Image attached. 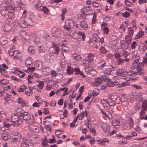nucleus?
Listing matches in <instances>:
<instances>
[{
    "label": "nucleus",
    "mask_w": 147,
    "mask_h": 147,
    "mask_svg": "<svg viewBox=\"0 0 147 147\" xmlns=\"http://www.w3.org/2000/svg\"><path fill=\"white\" fill-rule=\"evenodd\" d=\"M3 4L8 12H13L15 10L14 2L11 0H4Z\"/></svg>",
    "instance_id": "f257e3e1"
},
{
    "label": "nucleus",
    "mask_w": 147,
    "mask_h": 147,
    "mask_svg": "<svg viewBox=\"0 0 147 147\" xmlns=\"http://www.w3.org/2000/svg\"><path fill=\"white\" fill-rule=\"evenodd\" d=\"M74 72V74L80 75L83 77L85 76L83 72L80 71L79 68L75 67L74 69H73L70 67L68 68L67 72L68 74L71 75L73 74Z\"/></svg>",
    "instance_id": "f03ea898"
},
{
    "label": "nucleus",
    "mask_w": 147,
    "mask_h": 147,
    "mask_svg": "<svg viewBox=\"0 0 147 147\" xmlns=\"http://www.w3.org/2000/svg\"><path fill=\"white\" fill-rule=\"evenodd\" d=\"M13 25L15 27L19 26L22 28H26L28 26L26 20L23 18H21L19 21L15 20L13 22Z\"/></svg>",
    "instance_id": "7ed1b4c3"
},
{
    "label": "nucleus",
    "mask_w": 147,
    "mask_h": 147,
    "mask_svg": "<svg viewBox=\"0 0 147 147\" xmlns=\"http://www.w3.org/2000/svg\"><path fill=\"white\" fill-rule=\"evenodd\" d=\"M18 116L15 114H13L11 116V119L12 123L19 125L23 123V121L22 119L19 118Z\"/></svg>",
    "instance_id": "20e7f679"
},
{
    "label": "nucleus",
    "mask_w": 147,
    "mask_h": 147,
    "mask_svg": "<svg viewBox=\"0 0 147 147\" xmlns=\"http://www.w3.org/2000/svg\"><path fill=\"white\" fill-rule=\"evenodd\" d=\"M109 101L114 103V105L115 104H118L120 102V98L116 93H113L111 94Z\"/></svg>",
    "instance_id": "39448f33"
},
{
    "label": "nucleus",
    "mask_w": 147,
    "mask_h": 147,
    "mask_svg": "<svg viewBox=\"0 0 147 147\" xmlns=\"http://www.w3.org/2000/svg\"><path fill=\"white\" fill-rule=\"evenodd\" d=\"M74 25L75 23L73 21L68 20L66 21L64 27L65 29L68 31L73 28Z\"/></svg>",
    "instance_id": "423d86ee"
},
{
    "label": "nucleus",
    "mask_w": 147,
    "mask_h": 147,
    "mask_svg": "<svg viewBox=\"0 0 147 147\" xmlns=\"http://www.w3.org/2000/svg\"><path fill=\"white\" fill-rule=\"evenodd\" d=\"M93 39L95 42L96 43L98 42L100 45H101L104 42L103 38H100L96 34H93Z\"/></svg>",
    "instance_id": "0eeeda50"
},
{
    "label": "nucleus",
    "mask_w": 147,
    "mask_h": 147,
    "mask_svg": "<svg viewBox=\"0 0 147 147\" xmlns=\"http://www.w3.org/2000/svg\"><path fill=\"white\" fill-rule=\"evenodd\" d=\"M22 137V135L18 133H15L13 136L12 139L13 142L16 143L20 141Z\"/></svg>",
    "instance_id": "6e6552de"
},
{
    "label": "nucleus",
    "mask_w": 147,
    "mask_h": 147,
    "mask_svg": "<svg viewBox=\"0 0 147 147\" xmlns=\"http://www.w3.org/2000/svg\"><path fill=\"white\" fill-rule=\"evenodd\" d=\"M51 33L53 36L55 37H59L61 35L60 30L56 28L52 29Z\"/></svg>",
    "instance_id": "1a4fd4ad"
},
{
    "label": "nucleus",
    "mask_w": 147,
    "mask_h": 147,
    "mask_svg": "<svg viewBox=\"0 0 147 147\" xmlns=\"http://www.w3.org/2000/svg\"><path fill=\"white\" fill-rule=\"evenodd\" d=\"M116 74L119 76L125 77L126 76L127 71L124 69H119L116 72Z\"/></svg>",
    "instance_id": "9d476101"
},
{
    "label": "nucleus",
    "mask_w": 147,
    "mask_h": 147,
    "mask_svg": "<svg viewBox=\"0 0 147 147\" xmlns=\"http://www.w3.org/2000/svg\"><path fill=\"white\" fill-rule=\"evenodd\" d=\"M55 47L51 48L49 49V52L52 55L58 54L59 51V49L57 48V45L56 46H55Z\"/></svg>",
    "instance_id": "9b49d317"
},
{
    "label": "nucleus",
    "mask_w": 147,
    "mask_h": 147,
    "mask_svg": "<svg viewBox=\"0 0 147 147\" xmlns=\"http://www.w3.org/2000/svg\"><path fill=\"white\" fill-rule=\"evenodd\" d=\"M104 103L103 104V106L105 108L108 109L110 108V106H113L114 105V103L112 102L111 101H109L108 99L107 101H104Z\"/></svg>",
    "instance_id": "f8f14e48"
},
{
    "label": "nucleus",
    "mask_w": 147,
    "mask_h": 147,
    "mask_svg": "<svg viewBox=\"0 0 147 147\" xmlns=\"http://www.w3.org/2000/svg\"><path fill=\"white\" fill-rule=\"evenodd\" d=\"M118 84L117 83H105L101 86V90H104L105 89L108 87H113L114 86H117Z\"/></svg>",
    "instance_id": "ddd939ff"
},
{
    "label": "nucleus",
    "mask_w": 147,
    "mask_h": 147,
    "mask_svg": "<svg viewBox=\"0 0 147 147\" xmlns=\"http://www.w3.org/2000/svg\"><path fill=\"white\" fill-rule=\"evenodd\" d=\"M144 66L143 63H142L139 62L138 63V74L140 75H144V72L143 70Z\"/></svg>",
    "instance_id": "4468645a"
},
{
    "label": "nucleus",
    "mask_w": 147,
    "mask_h": 147,
    "mask_svg": "<svg viewBox=\"0 0 147 147\" xmlns=\"http://www.w3.org/2000/svg\"><path fill=\"white\" fill-rule=\"evenodd\" d=\"M22 117L23 119L26 121L30 120L31 119V116L27 112H25L23 114Z\"/></svg>",
    "instance_id": "2eb2a0df"
},
{
    "label": "nucleus",
    "mask_w": 147,
    "mask_h": 147,
    "mask_svg": "<svg viewBox=\"0 0 147 147\" xmlns=\"http://www.w3.org/2000/svg\"><path fill=\"white\" fill-rule=\"evenodd\" d=\"M7 16V17L8 21H9L10 24H11V21L10 20H13L15 17V15L13 12H9Z\"/></svg>",
    "instance_id": "dca6fc26"
},
{
    "label": "nucleus",
    "mask_w": 147,
    "mask_h": 147,
    "mask_svg": "<svg viewBox=\"0 0 147 147\" xmlns=\"http://www.w3.org/2000/svg\"><path fill=\"white\" fill-rule=\"evenodd\" d=\"M61 54L63 55L64 58H65V55H66L67 53L69 52V49L67 47H63L61 49Z\"/></svg>",
    "instance_id": "f3484780"
},
{
    "label": "nucleus",
    "mask_w": 147,
    "mask_h": 147,
    "mask_svg": "<svg viewBox=\"0 0 147 147\" xmlns=\"http://www.w3.org/2000/svg\"><path fill=\"white\" fill-rule=\"evenodd\" d=\"M91 10L90 7V6L84 7L82 9V11L84 13L87 15H90V11Z\"/></svg>",
    "instance_id": "a211bd4d"
},
{
    "label": "nucleus",
    "mask_w": 147,
    "mask_h": 147,
    "mask_svg": "<svg viewBox=\"0 0 147 147\" xmlns=\"http://www.w3.org/2000/svg\"><path fill=\"white\" fill-rule=\"evenodd\" d=\"M14 73L18 75L20 78H23L25 75V74L19 69H15Z\"/></svg>",
    "instance_id": "6ab92c4d"
},
{
    "label": "nucleus",
    "mask_w": 147,
    "mask_h": 147,
    "mask_svg": "<svg viewBox=\"0 0 147 147\" xmlns=\"http://www.w3.org/2000/svg\"><path fill=\"white\" fill-rule=\"evenodd\" d=\"M74 59L76 61H81L82 60V58L80 55L78 53H74L73 55Z\"/></svg>",
    "instance_id": "aec40b11"
},
{
    "label": "nucleus",
    "mask_w": 147,
    "mask_h": 147,
    "mask_svg": "<svg viewBox=\"0 0 147 147\" xmlns=\"http://www.w3.org/2000/svg\"><path fill=\"white\" fill-rule=\"evenodd\" d=\"M6 95H5L3 98V100L5 102L4 103V104L6 105V103H7V101H12L13 100L12 97L11 96L7 93L6 94Z\"/></svg>",
    "instance_id": "412c9836"
},
{
    "label": "nucleus",
    "mask_w": 147,
    "mask_h": 147,
    "mask_svg": "<svg viewBox=\"0 0 147 147\" xmlns=\"http://www.w3.org/2000/svg\"><path fill=\"white\" fill-rule=\"evenodd\" d=\"M107 24L106 23L103 22L101 25V29L103 30L104 33L107 34L109 32V30L107 27Z\"/></svg>",
    "instance_id": "4be33fe9"
},
{
    "label": "nucleus",
    "mask_w": 147,
    "mask_h": 147,
    "mask_svg": "<svg viewBox=\"0 0 147 147\" xmlns=\"http://www.w3.org/2000/svg\"><path fill=\"white\" fill-rule=\"evenodd\" d=\"M24 112V111L20 108H17L16 110V113L20 117H22Z\"/></svg>",
    "instance_id": "5701e85b"
},
{
    "label": "nucleus",
    "mask_w": 147,
    "mask_h": 147,
    "mask_svg": "<svg viewBox=\"0 0 147 147\" xmlns=\"http://www.w3.org/2000/svg\"><path fill=\"white\" fill-rule=\"evenodd\" d=\"M131 36H129V35H126L125 36V41L127 42V45L125 48V49H127L129 47V45L130 44L131 42Z\"/></svg>",
    "instance_id": "b1692460"
},
{
    "label": "nucleus",
    "mask_w": 147,
    "mask_h": 147,
    "mask_svg": "<svg viewBox=\"0 0 147 147\" xmlns=\"http://www.w3.org/2000/svg\"><path fill=\"white\" fill-rule=\"evenodd\" d=\"M112 125L116 128H118L116 127H119L120 125V123L119 120H113L112 121Z\"/></svg>",
    "instance_id": "393cba45"
},
{
    "label": "nucleus",
    "mask_w": 147,
    "mask_h": 147,
    "mask_svg": "<svg viewBox=\"0 0 147 147\" xmlns=\"http://www.w3.org/2000/svg\"><path fill=\"white\" fill-rule=\"evenodd\" d=\"M112 71V69L109 67H106L104 68L102 70V72L108 75H110Z\"/></svg>",
    "instance_id": "a878e982"
},
{
    "label": "nucleus",
    "mask_w": 147,
    "mask_h": 147,
    "mask_svg": "<svg viewBox=\"0 0 147 147\" xmlns=\"http://www.w3.org/2000/svg\"><path fill=\"white\" fill-rule=\"evenodd\" d=\"M34 43L37 46H39L42 45V42L39 37H36L34 40Z\"/></svg>",
    "instance_id": "bb28decb"
},
{
    "label": "nucleus",
    "mask_w": 147,
    "mask_h": 147,
    "mask_svg": "<svg viewBox=\"0 0 147 147\" xmlns=\"http://www.w3.org/2000/svg\"><path fill=\"white\" fill-rule=\"evenodd\" d=\"M101 77L105 82H110V83H116L115 81L111 82V80L106 75H102L101 76Z\"/></svg>",
    "instance_id": "cd10ccee"
},
{
    "label": "nucleus",
    "mask_w": 147,
    "mask_h": 147,
    "mask_svg": "<svg viewBox=\"0 0 147 147\" xmlns=\"http://www.w3.org/2000/svg\"><path fill=\"white\" fill-rule=\"evenodd\" d=\"M22 37L24 40H27L29 39V36L27 35V33L25 31H22L20 33Z\"/></svg>",
    "instance_id": "c85d7f7f"
},
{
    "label": "nucleus",
    "mask_w": 147,
    "mask_h": 147,
    "mask_svg": "<svg viewBox=\"0 0 147 147\" xmlns=\"http://www.w3.org/2000/svg\"><path fill=\"white\" fill-rule=\"evenodd\" d=\"M87 58L88 60L91 62L94 61V58L95 57V55L94 54L89 53L87 55Z\"/></svg>",
    "instance_id": "c756f323"
},
{
    "label": "nucleus",
    "mask_w": 147,
    "mask_h": 147,
    "mask_svg": "<svg viewBox=\"0 0 147 147\" xmlns=\"http://www.w3.org/2000/svg\"><path fill=\"white\" fill-rule=\"evenodd\" d=\"M28 52L30 54H34L36 52L35 48L32 46H30L27 49Z\"/></svg>",
    "instance_id": "7c9ffc66"
},
{
    "label": "nucleus",
    "mask_w": 147,
    "mask_h": 147,
    "mask_svg": "<svg viewBox=\"0 0 147 147\" xmlns=\"http://www.w3.org/2000/svg\"><path fill=\"white\" fill-rule=\"evenodd\" d=\"M42 64L40 61H36V62L35 68L37 70L41 69L42 67Z\"/></svg>",
    "instance_id": "2f4dec72"
},
{
    "label": "nucleus",
    "mask_w": 147,
    "mask_h": 147,
    "mask_svg": "<svg viewBox=\"0 0 147 147\" xmlns=\"http://www.w3.org/2000/svg\"><path fill=\"white\" fill-rule=\"evenodd\" d=\"M33 62L32 59L30 57H28L26 59L25 63L27 67L30 66V65L32 64Z\"/></svg>",
    "instance_id": "473e14b6"
},
{
    "label": "nucleus",
    "mask_w": 147,
    "mask_h": 147,
    "mask_svg": "<svg viewBox=\"0 0 147 147\" xmlns=\"http://www.w3.org/2000/svg\"><path fill=\"white\" fill-rule=\"evenodd\" d=\"M82 63L83 65L86 67H88L91 65V63L86 59L83 60Z\"/></svg>",
    "instance_id": "72a5a7b5"
},
{
    "label": "nucleus",
    "mask_w": 147,
    "mask_h": 147,
    "mask_svg": "<svg viewBox=\"0 0 147 147\" xmlns=\"http://www.w3.org/2000/svg\"><path fill=\"white\" fill-rule=\"evenodd\" d=\"M16 51H18L15 49L14 48H11L8 51V53L9 56L13 57L15 54V53Z\"/></svg>",
    "instance_id": "f704fd0d"
},
{
    "label": "nucleus",
    "mask_w": 147,
    "mask_h": 147,
    "mask_svg": "<svg viewBox=\"0 0 147 147\" xmlns=\"http://www.w3.org/2000/svg\"><path fill=\"white\" fill-rule=\"evenodd\" d=\"M138 59L134 61L132 64V68L134 69L137 70L138 69Z\"/></svg>",
    "instance_id": "c9c22d12"
},
{
    "label": "nucleus",
    "mask_w": 147,
    "mask_h": 147,
    "mask_svg": "<svg viewBox=\"0 0 147 147\" xmlns=\"http://www.w3.org/2000/svg\"><path fill=\"white\" fill-rule=\"evenodd\" d=\"M101 127L104 131L109 132L110 131V127L107 124L102 125Z\"/></svg>",
    "instance_id": "e433bc0d"
},
{
    "label": "nucleus",
    "mask_w": 147,
    "mask_h": 147,
    "mask_svg": "<svg viewBox=\"0 0 147 147\" xmlns=\"http://www.w3.org/2000/svg\"><path fill=\"white\" fill-rule=\"evenodd\" d=\"M13 58L16 59H19L22 56V54L18 51L16 52Z\"/></svg>",
    "instance_id": "4c0bfd02"
},
{
    "label": "nucleus",
    "mask_w": 147,
    "mask_h": 147,
    "mask_svg": "<svg viewBox=\"0 0 147 147\" xmlns=\"http://www.w3.org/2000/svg\"><path fill=\"white\" fill-rule=\"evenodd\" d=\"M80 25L81 27L84 30H87L88 28V25L86 22L84 21H82L80 22Z\"/></svg>",
    "instance_id": "58836bf2"
},
{
    "label": "nucleus",
    "mask_w": 147,
    "mask_h": 147,
    "mask_svg": "<svg viewBox=\"0 0 147 147\" xmlns=\"http://www.w3.org/2000/svg\"><path fill=\"white\" fill-rule=\"evenodd\" d=\"M109 140L107 138H105L102 140H100L97 141L99 142V144L100 145L104 146L105 144V143L109 142Z\"/></svg>",
    "instance_id": "ea45409f"
},
{
    "label": "nucleus",
    "mask_w": 147,
    "mask_h": 147,
    "mask_svg": "<svg viewBox=\"0 0 147 147\" xmlns=\"http://www.w3.org/2000/svg\"><path fill=\"white\" fill-rule=\"evenodd\" d=\"M146 49V47L144 44H141L139 46L138 50L142 51V52H144Z\"/></svg>",
    "instance_id": "a19ab883"
},
{
    "label": "nucleus",
    "mask_w": 147,
    "mask_h": 147,
    "mask_svg": "<svg viewBox=\"0 0 147 147\" xmlns=\"http://www.w3.org/2000/svg\"><path fill=\"white\" fill-rule=\"evenodd\" d=\"M25 2V0H20L18 1V6L21 9L25 8V5L24 3Z\"/></svg>",
    "instance_id": "79ce46f5"
},
{
    "label": "nucleus",
    "mask_w": 147,
    "mask_h": 147,
    "mask_svg": "<svg viewBox=\"0 0 147 147\" xmlns=\"http://www.w3.org/2000/svg\"><path fill=\"white\" fill-rule=\"evenodd\" d=\"M116 60L118 64L119 65L122 63L124 61H125V62L128 61L129 59L127 58L124 59H122L119 58Z\"/></svg>",
    "instance_id": "37998d69"
},
{
    "label": "nucleus",
    "mask_w": 147,
    "mask_h": 147,
    "mask_svg": "<svg viewBox=\"0 0 147 147\" xmlns=\"http://www.w3.org/2000/svg\"><path fill=\"white\" fill-rule=\"evenodd\" d=\"M43 6H42V4L40 3L36 4L35 6L36 9L39 11H42V9L43 8Z\"/></svg>",
    "instance_id": "c03bdc74"
},
{
    "label": "nucleus",
    "mask_w": 147,
    "mask_h": 147,
    "mask_svg": "<svg viewBox=\"0 0 147 147\" xmlns=\"http://www.w3.org/2000/svg\"><path fill=\"white\" fill-rule=\"evenodd\" d=\"M25 20L26 22H27V26L28 25L32 26L33 24V21L30 18H28Z\"/></svg>",
    "instance_id": "a18cd8bd"
},
{
    "label": "nucleus",
    "mask_w": 147,
    "mask_h": 147,
    "mask_svg": "<svg viewBox=\"0 0 147 147\" xmlns=\"http://www.w3.org/2000/svg\"><path fill=\"white\" fill-rule=\"evenodd\" d=\"M142 107L143 110H147V100H144L142 102Z\"/></svg>",
    "instance_id": "49530a36"
},
{
    "label": "nucleus",
    "mask_w": 147,
    "mask_h": 147,
    "mask_svg": "<svg viewBox=\"0 0 147 147\" xmlns=\"http://www.w3.org/2000/svg\"><path fill=\"white\" fill-rule=\"evenodd\" d=\"M11 29V26L8 24H6L3 28L4 30L5 31L7 32H8L10 31Z\"/></svg>",
    "instance_id": "de8ad7c7"
},
{
    "label": "nucleus",
    "mask_w": 147,
    "mask_h": 147,
    "mask_svg": "<svg viewBox=\"0 0 147 147\" xmlns=\"http://www.w3.org/2000/svg\"><path fill=\"white\" fill-rule=\"evenodd\" d=\"M62 59L60 61V65L62 67H64L66 65V62L64 59L65 58H64V57H62Z\"/></svg>",
    "instance_id": "09e8293b"
},
{
    "label": "nucleus",
    "mask_w": 147,
    "mask_h": 147,
    "mask_svg": "<svg viewBox=\"0 0 147 147\" xmlns=\"http://www.w3.org/2000/svg\"><path fill=\"white\" fill-rule=\"evenodd\" d=\"M38 48V51L40 53H45L46 51V50L45 47L41 45L39 46H37Z\"/></svg>",
    "instance_id": "8fccbe9b"
},
{
    "label": "nucleus",
    "mask_w": 147,
    "mask_h": 147,
    "mask_svg": "<svg viewBox=\"0 0 147 147\" xmlns=\"http://www.w3.org/2000/svg\"><path fill=\"white\" fill-rule=\"evenodd\" d=\"M2 139L5 141H8L9 139L8 135L5 134H3L1 136Z\"/></svg>",
    "instance_id": "3c124183"
},
{
    "label": "nucleus",
    "mask_w": 147,
    "mask_h": 147,
    "mask_svg": "<svg viewBox=\"0 0 147 147\" xmlns=\"http://www.w3.org/2000/svg\"><path fill=\"white\" fill-rule=\"evenodd\" d=\"M45 59L48 62H50V60L51 59V56L48 54H45L44 55Z\"/></svg>",
    "instance_id": "603ef678"
},
{
    "label": "nucleus",
    "mask_w": 147,
    "mask_h": 147,
    "mask_svg": "<svg viewBox=\"0 0 147 147\" xmlns=\"http://www.w3.org/2000/svg\"><path fill=\"white\" fill-rule=\"evenodd\" d=\"M21 147H30L29 145L26 141H23Z\"/></svg>",
    "instance_id": "864d4df0"
},
{
    "label": "nucleus",
    "mask_w": 147,
    "mask_h": 147,
    "mask_svg": "<svg viewBox=\"0 0 147 147\" xmlns=\"http://www.w3.org/2000/svg\"><path fill=\"white\" fill-rule=\"evenodd\" d=\"M134 33V30L131 28H128L127 33L129 34V36H132Z\"/></svg>",
    "instance_id": "5fc2aeb1"
},
{
    "label": "nucleus",
    "mask_w": 147,
    "mask_h": 147,
    "mask_svg": "<svg viewBox=\"0 0 147 147\" xmlns=\"http://www.w3.org/2000/svg\"><path fill=\"white\" fill-rule=\"evenodd\" d=\"M3 85H5L3 86L2 87V88H3V90H5V91L7 90L8 89H10V86L9 85H7L6 84H5V83H2ZM6 83H5L6 84Z\"/></svg>",
    "instance_id": "6e6d98bb"
},
{
    "label": "nucleus",
    "mask_w": 147,
    "mask_h": 147,
    "mask_svg": "<svg viewBox=\"0 0 147 147\" xmlns=\"http://www.w3.org/2000/svg\"><path fill=\"white\" fill-rule=\"evenodd\" d=\"M100 52L102 53L106 54L107 53V51L106 50L104 47H102L100 49Z\"/></svg>",
    "instance_id": "4d7b16f0"
},
{
    "label": "nucleus",
    "mask_w": 147,
    "mask_h": 147,
    "mask_svg": "<svg viewBox=\"0 0 147 147\" xmlns=\"http://www.w3.org/2000/svg\"><path fill=\"white\" fill-rule=\"evenodd\" d=\"M77 35H78V36H82V39L83 40H85V34L83 32H79L78 33V34H77Z\"/></svg>",
    "instance_id": "13d9d810"
},
{
    "label": "nucleus",
    "mask_w": 147,
    "mask_h": 147,
    "mask_svg": "<svg viewBox=\"0 0 147 147\" xmlns=\"http://www.w3.org/2000/svg\"><path fill=\"white\" fill-rule=\"evenodd\" d=\"M136 72L135 73L134 71H132L131 70L129 71H127V73L126 75L129 76H134L135 74H136Z\"/></svg>",
    "instance_id": "bf43d9fd"
},
{
    "label": "nucleus",
    "mask_w": 147,
    "mask_h": 147,
    "mask_svg": "<svg viewBox=\"0 0 147 147\" xmlns=\"http://www.w3.org/2000/svg\"><path fill=\"white\" fill-rule=\"evenodd\" d=\"M146 111V110H143L142 109L140 113V119H141V118H142V117H143L145 116V111Z\"/></svg>",
    "instance_id": "052dcab7"
},
{
    "label": "nucleus",
    "mask_w": 147,
    "mask_h": 147,
    "mask_svg": "<svg viewBox=\"0 0 147 147\" xmlns=\"http://www.w3.org/2000/svg\"><path fill=\"white\" fill-rule=\"evenodd\" d=\"M130 13L127 12H125L122 14L124 18H128L130 15Z\"/></svg>",
    "instance_id": "680f3d73"
},
{
    "label": "nucleus",
    "mask_w": 147,
    "mask_h": 147,
    "mask_svg": "<svg viewBox=\"0 0 147 147\" xmlns=\"http://www.w3.org/2000/svg\"><path fill=\"white\" fill-rule=\"evenodd\" d=\"M95 81L96 83H102V80L100 77H98L95 78Z\"/></svg>",
    "instance_id": "e2e57ef3"
},
{
    "label": "nucleus",
    "mask_w": 147,
    "mask_h": 147,
    "mask_svg": "<svg viewBox=\"0 0 147 147\" xmlns=\"http://www.w3.org/2000/svg\"><path fill=\"white\" fill-rule=\"evenodd\" d=\"M129 124L131 127H132L134 126V122L131 117L129 118Z\"/></svg>",
    "instance_id": "0e129e2a"
},
{
    "label": "nucleus",
    "mask_w": 147,
    "mask_h": 147,
    "mask_svg": "<svg viewBox=\"0 0 147 147\" xmlns=\"http://www.w3.org/2000/svg\"><path fill=\"white\" fill-rule=\"evenodd\" d=\"M114 55L115 56V58L116 59L120 58L121 56V55L120 54L117 52L115 53Z\"/></svg>",
    "instance_id": "69168bd1"
},
{
    "label": "nucleus",
    "mask_w": 147,
    "mask_h": 147,
    "mask_svg": "<svg viewBox=\"0 0 147 147\" xmlns=\"http://www.w3.org/2000/svg\"><path fill=\"white\" fill-rule=\"evenodd\" d=\"M98 90L97 89H94L93 91L92 95L93 96H96L98 93Z\"/></svg>",
    "instance_id": "338daca9"
},
{
    "label": "nucleus",
    "mask_w": 147,
    "mask_h": 147,
    "mask_svg": "<svg viewBox=\"0 0 147 147\" xmlns=\"http://www.w3.org/2000/svg\"><path fill=\"white\" fill-rule=\"evenodd\" d=\"M128 55V54L127 52L123 51L121 55L123 56L124 58H125L127 57Z\"/></svg>",
    "instance_id": "774afa93"
}]
</instances>
